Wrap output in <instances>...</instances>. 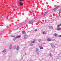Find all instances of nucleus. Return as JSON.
Masks as SVG:
<instances>
[{
    "instance_id": "39",
    "label": "nucleus",
    "mask_w": 61,
    "mask_h": 61,
    "mask_svg": "<svg viewBox=\"0 0 61 61\" xmlns=\"http://www.w3.org/2000/svg\"><path fill=\"white\" fill-rule=\"evenodd\" d=\"M23 1H24V0H22Z\"/></svg>"
},
{
    "instance_id": "24",
    "label": "nucleus",
    "mask_w": 61,
    "mask_h": 61,
    "mask_svg": "<svg viewBox=\"0 0 61 61\" xmlns=\"http://www.w3.org/2000/svg\"><path fill=\"white\" fill-rule=\"evenodd\" d=\"M38 41V42H40L41 41V39H40V40H39Z\"/></svg>"
},
{
    "instance_id": "20",
    "label": "nucleus",
    "mask_w": 61,
    "mask_h": 61,
    "mask_svg": "<svg viewBox=\"0 0 61 61\" xmlns=\"http://www.w3.org/2000/svg\"><path fill=\"white\" fill-rule=\"evenodd\" d=\"M30 46H33V44L32 43H31L30 44Z\"/></svg>"
},
{
    "instance_id": "15",
    "label": "nucleus",
    "mask_w": 61,
    "mask_h": 61,
    "mask_svg": "<svg viewBox=\"0 0 61 61\" xmlns=\"http://www.w3.org/2000/svg\"><path fill=\"white\" fill-rule=\"evenodd\" d=\"M22 34H25V31H23L22 32Z\"/></svg>"
},
{
    "instance_id": "4",
    "label": "nucleus",
    "mask_w": 61,
    "mask_h": 61,
    "mask_svg": "<svg viewBox=\"0 0 61 61\" xmlns=\"http://www.w3.org/2000/svg\"><path fill=\"white\" fill-rule=\"evenodd\" d=\"M28 23L29 24H33V20H30V22H29Z\"/></svg>"
},
{
    "instance_id": "17",
    "label": "nucleus",
    "mask_w": 61,
    "mask_h": 61,
    "mask_svg": "<svg viewBox=\"0 0 61 61\" xmlns=\"http://www.w3.org/2000/svg\"><path fill=\"white\" fill-rule=\"evenodd\" d=\"M36 52H39V49L38 48H37L36 49Z\"/></svg>"
},
{
    "instance_id": "33",
    "label": "nucleus",
    "mask_w": 61,
    "mask_h": 61,
    "mask_svg": "<svg viewBox=\"0 0 61 61\" xmlns=\"http://www.w3.org/2000/svg\"><path fill=\"white\" fill-rule=\"evenodd\" d=\"M34 41H36V40H35Z\"/></svg>"
},
{
    "instance_id": "6",
    "label": "nucleus",
    "mask_w": 61,
    "mask_h": 61,
    "mask_svg": "<svg viewBox=\"0 0 61 61\" xmlns=\"http://www.w3.org/2000/svg\"><path fill=\"white\" fill-rule=\"evenodd\" d=\"M51 46L52 47V48H54V47H55V46H54L53 44H51Z\"/></svg>"
},
{
    "instance_id": "30",
    "label": "nucleus",
    "mask_w": 61,
    "mask_h": 61,
    "mask_svg": "<svg viewBox=\"0 0 61 61\" xmlns=\"http://www.w3.org/2000/svg\"><path fill=\"white\" fill-rule=\"evenodd\" d=\"M52 41H55V39H53L52 40Z\"/></svg>"
},
{
    "instance_id": "29",
    "label": "nucleus",
    "mask_w": 61,
    "mask_h": 61,
    "mask_svg": "<svg viewBox=\"0 0 61 61\" xmlns=\"http://www.w3.org/2000/svg\"><path fill=\"white\" fill-rule=\"evenodd\" d=\"M36 17L34 18V19H36Z\"/></svg>"
},
{
    "instance_id": "19",
    "label": "nucleus",
    "mask_w": 61,
    "mask_h": 61,
    "mask_svg": "<svg viewBox=\"0 0 61 61\" xmlns=\"http://www.w3.org/2000/svg\"><path fill=\"white\" fill-rule=\"evenodd\" d=\"M61 24L59 25H58L57 26V28L59 27V26H61Z\"/></svg>"
},
{
    "instance_id": "37",
    "label": "nucleus",
    "mask_w": 61,
    "mask_h": 61,
    "mask_svg": "<svg viewBox=\"0 0 61 61\" xmlns=\"http://www.w3.org/2000/svg\"><path fill=\"white\" fill-rule=\"evenodd\" d=\"M27 2H29V1H28Z\"/></svg>"
},
{
    "instance_id": "1",
    "label": "nucleus",
    "mask_w": 61,
    "mask_h": 61,
    "mask_svg": "<svg viewBox=\"0 0 61 61\" xmlns=\"http://www.w3.org/2000/svg\"><path fill=\"white\" fill-rule=\"evenodd\" d=\"M21 36H16L15 38H14L13 39L14 41H15V40H16V38H19Z\"/></svg>"
},
{
    "instance_id": "36",
    "label": "nucleus",
    "mask_w": 61,
    "mask_h": 61,
    "mask_svg": "<svg viewBox=\"0 0 61 61\" xmlns=\"http://www.w3.org/2000/svg\"><path fill=\"white\" fill-rule=\"evenodd\" d=\"M22 0H20V1H21Z\"/></svg>"
},
{
    "instance_id": "35",
    "label": "nucleus",
    "mask_w": 61,
    "mask_h": 61,
    "mask_svg": "<svg viewBox=\"0 0 61 61\" xmlns=\"http://www.w3.org/2000/svg\"><path fill=\"white\" fill-rule=\"evenodd\" d=\"M25 55L26 54V53L25 52Z\"/></svg>"
},
{
    "instance_id": "5",
    "label": "nucleus",
    "mask_w": 61,
    "mask_h": 61,
    "mask_svg": "<svg viewBox=\"0 0 61 61\" xmlns=\"http://www.w3.org/2000/svg\"><path fill=\"white\" fill-rule=\"evenodd\" d=\"M47 40L48 41H51V38H48L47 39Z\"/></svg>"
},
{
    "instance_id": "9",
    "label": "nucleus",
    "mask_w": 61,
    "mask_h": 61,
    "mask_svg": "<svg viewBox=\"0 0 61 61\" xmlns=\"http://www.w3.org/2000/svg\"><path fill=\"white\" fill-rule=\"evenodd\" d=\"M19 46H18L17 48H16V49L17 50H19Z\"/></svg>"
},
{
    "instance_id": "16",
    "label": "nucleus",
    "mask_w": 61,
    "mask_h": 61,
    "mask_svg": "<svg viewBox=\"0 0 61 61\" xmlns=\"http://www.w3.org/2000/svg\"><path fill=\"white\" fill-rule=\"evenodd\" d=\"M49 55H50L51 57H52V56H53V55H52L51 54V53H50L49 54Z\"/></svg>"
},
{
    "instance_id": "3",
    "label": "nucleus",
    "mask_w": 61,
    "mask_h": 61,
    "mask_svg": "<svg viewBox=\"0 0 61 61\" xmlns=\"http://www.w3.org/2000/svg\"><path fill=\"white\" fill-rule=\"evenodd\" d=\"M28 37V36L26 35H24V38L25 39H26V38H27Z\"/></svg>"
},
{
    "instance_id": "28",
    "label": "nucleus",
    "mask_w": 61,
    "mask_h": 61,
    "mask_svg": "<svg viewBox=\"0 0 61 61\" xmlns=\"http://www.w3.org/2000/svg\"><path fill=\"white\" fill-rule=\"evenodd\" d=\"M58 7H59V6H57L56 8H58Z\"/></svg>"
},
{
    "instance_id": "8",
    "label": "nucleus",
    "mask_w": 61,
    "mask_h": 61,
    "mask_svg": "<svg viewBox=\"0 0 61 61\" xmlns=\"http://www.w3.org/2000/svg\"><path fill=\"white\" fill-rule=\"evenodd\" d=\"M57 30H61V28H58L57 29Z\"/></svg>"
},
{
    "instance_id": "27",
    "label": "nucleus",
    "mask_w": 61,
    "mask_h": 61,
    "mask_svg": "<svg viewBox=\"0 0 61 61\" xmlns=\"http://www.w3.org/2000/svg\"><path fill=\"white\" fill-rule=\"evenodd\" d=\"M37 31V29H36L35 30V32H36Z\"/></svg>"
},
{
    "instance_id": "34",
    "label": "nucleus",
    "mask_w": 61,
    "mask_h": 61,
    "mask_svg": "<svg viewBox=\"0 0 61 61\" xmlns=\"http://www.w3.org/2000/svg\"><path fill=\"white\" fill-rule=\"evenodd\" d=\"M59 11H61V9H60Z\"/></svg>"
},
{
    "instance_id": "25",
    "label": "nucleus",
    "mask_w": 61,
    "mask_h": 61,
    "mask_svg": "<svg viewBox=\"0 0 61 61\" xmlns=\"http://www.w3.org/2000/svg\"><path fill=\"white\" fill-rule=\"evenodd\" d=\"M56 8L54 9H53V10L54 11H56Z\"/></svg>"
},
{
    "instance_id": "12",
    "label": "nucleus",
    "mask_w": 61,
    "mask_h": 61,
    "mask_svg": "<svg viewBox=\"0 0 61 61\" xmlns=\"http://www.w3.org/2000/svg\"><path fill=\"white\" fill-rule=\"evenodd\" d=\"M39 47H40L41 49H43V47H42V46H40Z\"/></svg>"
},
{
    "instance_id": "10",
    "label": "nucleus",
    "mask_w": 61,
    "mask_h": 61,
    "mask_svg": "<svg viewBox=\"0 0 61 61\" xmlns=\"http://www.w3.org/2000/svg\"><path fill=\"white\" fill-rule=\"evenodd\" d=\"M49 28L50 29H53V27L51 26H50L49 27Z\"/></svg>"
},
{
    "instance_id": "2",
    "label": "nucleus",
    "mask_w": 61,
    "mask_h": 61,
    "mask_svg": "<svg viewBox=\"0 0 61 61\" xmlns=\"http://www.w3.org/2000/svg\"><path fill=\"white\" fill-rule=\"evenodd\" d=\"M13 47V46L12 45L10 44V46L9 47V49H11L12 48V47Z\"/></svg>"
},
{
    "instance_id": "31",
    "label": "nucleus",
    "mask_w": 61,
    "mask_h": 61,
    "mask_svg": "<svg viewBox=\"0 0 61 61\" xmlns=\"http://www.w3.org/2000/svg\"><path fill=\"white\" fill-rule=\"evenodd\" d=\"M60 35H58V36H59V37H60Z\"/></svg>"
},
{
    "instance_id": "21",
    "label": "nucleus",
    "mask_w": 61,
    "mask_h": 61,
    "mask_svg": "<svg viewBox=\"0 0 61 61\" xmlns=\"http://www.w3.org/2000/svg\"><path fill=\"white\" fill-rule=\"evenodd\" d=\"M36 53L37 55H39V51H37Z\"/></svg>"
},
{
    "instance_id": "23",
    "label": "nucleus",
    "mask_w": 61,
    "mask_h": 61,
    "mask_svg": "<svg viewBox=\"0 0 61 61\" xmlns=\"http://www.w3.org/2000/svg\"><path fill=\"white\" fill-rule=\"evenodd\" d=\"M54 36H57V34L56 33H55V34H54Z\"/></svg>"
},
{
    "instance_id": "40",
    "label": "nucleus",
    "mask_w": 61,
    "mask_h": 61,
    "mask_svg": "<svg viewBox=\"0 0 61 61\" xmlns=\"http://www.w3.org/2000/svg\"><path fill=\"white\" fill-rule=\"evenodd\" d=\"M0 34H1V33H0Z\"/></svg>"
},
{
    "instance_id": "26",
    "label": "nucleus",
    "mask_w": 61,
    "mask_h": 61,
    "mask_svg": "<svg viewBox=\"0 0 61 61\" xmlns=\"http://www.w3.org/2000/svg\"><path fill=\"white\" fill-rule=\"evenodd\" d=\"M11 37H15V36H13L12 35L11 36Z\"/></svg>"
},
{
    "instance_id": "7",
    "label": "nucleus",
    "mask_w": 61,
    "mask_h": 61,
    "mask_svg": "<svg viewBox=\"0 0 61 61\" xmlns=\"http://www.w3.org/2000/svg\"><path fill=\"white\" fill-rule=\"evenodd\" d=\"M43 33L44 35H46L47 33H46V31H44V32H43Z\"/></svg>"
},
{
    "instance_id": "32",
    "label": "nucleus",
    "mask_w": 61,
    "mask_h": 61,
    "mask_svg": "<svg viewBox=\"0 0 61 61\" xmlns=\"http://www.w3.org/2000/svg\"><path fill=\"white\" fill-rule=\"evenodd\" d=\"M58 15L57 16H56V17H58Z\"/></svg>"
},
{
    "instance_id": "14",
    "label": "nucleus",
    "mask_w": 61,
    "mask_h": 61,
    "mask_svg": "<svg viewBox=\"0 0 61 61\" xmlns=\"http://www.w3.org/2000/svg\"><path fill=\"white\" fill-rule=\"evenodd\" d=\"M20 5H23V3H22L21 2H20Z\"/></svg>"
},
{
    "instance_id": "41",
    "label": "nucleus",
    "mask_w": 61,
    "mask_h": 61,
    "mask_svg": "<svg viewBox=\"0 0 61 61\" xmlns=\"http://www.w3.org/2000/svg\"><path fill=\"white\" fill-rule=\"evenodd\" d=\"M28 31V32H29V31Z\"/></svg>"
},
{
    "instance_id": "18",
    "label": "nucleus",
    "mask_w": 61,
    "mask_h": 61,
    "mask_svg": "<svg viewBox=\"0 0 61 61\" xmlns=\"http://www.w3.org/2000/svg\"><path fill=\"white\" fill-rule=\"evenodd\" d=\"M47 12H45V14L43 15H45L46 14H47Z\"/></svg>"
},
{
    "instance_id": "38",
    "label": "nucleus",
    "mask_w": 61,
    "mask_h": 61,
    "mask_svg": "<svg viewBox=\"0 0 61 61\" xmlns=\"http://www.w3.org/2000/svg\"><path fill=\"white\" fill-rule=\"evenodd\" d=\"M60 37H61V35H60Z\"/></svg>"
},
{
    "instance_id": "22",
    "label": "nucleus",
    "mask_w": 61,
    "mask_h": 61,
    "mask_svg": "<svg viewBox=\"0 0 61 61\" xmlns=\"http://www.w3.org/2000/svg\"><path fill=\"white\" fill-rule=\"evenodd\" d=\"M32 43H35V41H33L31 42Z\"/></svg>"
},
{
    "instance_id": "13",
    "label": "nucleus",
    "mask_w": 61,
    "mask_h": 61,
    "mask_svg": "<svg viewBox=\"0 0 61 61\" xmlns=\"http://www.w3.org/2000/svg\"><path fill=\"white\" fill-rule=\"evenodd\" d=\"M16 46H14L13 48V49H15V48H16Z\"/></svg>"
},
{
    "instance_id": "11",
    "label": "nucleus",
    "mask_w": 61,
    "mask_h": 61,
    "mask_svg": "<svg viewBox=\"0 0 61 61\" xmlns=\"http://www.w3.org/2000/svg\"><path fill=\"white\" fill-rule=\"evenodd\" d=\"M5 52H6V49H5L2 51V52H3V53H5Z\"/></svg>"
}]
</instances>
